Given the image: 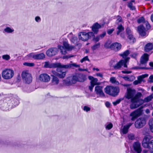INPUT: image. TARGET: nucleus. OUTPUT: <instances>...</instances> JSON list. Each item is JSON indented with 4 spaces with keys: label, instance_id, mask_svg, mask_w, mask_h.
Here are the masks:
<instances>
[{
    "label": "nucleus",
    "instance_id": "50",
    "mask_svg": "<svg viewBox=\"0 0 153 153\" xmlns=\"http://www.w3.org/2000/svg\"><path fill=\"white\" fill-rule=\"evenodd\" d=\"M90 108L87 106H85L83 108V110L87 112L90 111Z\"/></svg>",
    "mask_w": 153,
    "mask_h": 153
},
{
    "label": "nucleus",
    "instance_id": "46",
    "mask_svg": "<svg viewBox=\"0 0 153 153\" xmlns=\"http://www.w3.org/2000/svg\"><path fill=\"white\" fill-rule=\"evenodd\" d=\"M128 137L130 140H134L135 139L134 135V134H129L128 135Z\"/></svg>",
    "mask_w": 153,
    "mask_h": 153
},
{
    "label": "nucleus",
    "instance_id": "40",
    "mask_svg": "<svg viewBox=\"0 0 153 153\" xmlns=\"http://www.w3.org/2000/svg\"><path fill=\"white\" fill-rule=\"evenodd\" d=\"M23 65L29 67H33L34 66V64L33 63L24 62Z\"/></svg>",
    "mask_w": 153,
    "mask_h": 153
},
{
    "label": "nucleus",
    "instance_id": "11",
    "mask_svg": "<svg viewBox=\"0 0 153 153\" xmlns=\"http://www.w3.org/2000/svg\"><path fill=\"white\" fill-rule=\"evenodd\" d=\"M130 99H131V102L132 103L130 105V107L131 109H133L136 108L141 105V104H136L139 102V100L135 96H133Z\"/></svg>",
    "mask_w": 153,
    "mask_h": 153
},
{
    "label": "nucleus",
    "instance_id": "22",
    "mask_svg": "<svg viewBox=\"0 0 153 153\" xmlns=\"http://www.w3.org/2000/svg\"><path fill=\"white\" fill-rule=\"evenodd\" d=\"M72 66H73L75 68H78L79 67V65H77L75 63H73L72 64H69L66 65H62V68L67 69L71 68Z\"/></svg>",
    "mask_w": 153,
    "mask_h": 153
},
{
    "label": "nucleus",
    "instance_id": "26",
    "mask_svg": "<svg viewBox=\"0 0 153 153\" xmlns=\"http://www.w3.org/2000/svg\"><path fill=\"white\" fill-rule=\"evenodd\" d=\"M56 76L54 75H52V82L53 84H57L59 82V79Z\"/></svg>",
    "mask_w": 153,
    "mask_h": 153
},
{
    "label": "nucleus",
    "instance_id": "58",
    "mask_svg": "<svg viewBox=\"0 0 153 153\" xmlns=\"http://www.w3.org/2000/svg\"><path fill=\"white\" fill-rule=\"evenodd\" d=\"M123 79L126 81H130V78L128 76H124L123 77Z\"/></svg>",
    "mask_w": 153,
    "mask_h": 153
},
{
    "label": "nucleus",
    "instance_id": "41",
    "mask_svg": "<svg viewBox=\"0 0 153 153\" xmlns=\"http://www.w3.org/2000/svg\"><path fill=\"white\" fill-rule=\"evenodd\" d=\"M89 59H88V56H86L84 57H83V58H82V59H81L80 62L81 63H82L83 62H84L85 61H89Z\"/></svg>",
    "mask_w": 153,
    "mask_h": 153
},
{
    "label": "nucleus",
    "instance_id": "23",
    "mask_svg": "<svg viewBox=\"0 0 153 153\" xmlns=\"http://www.w3.org/2000/svg\"><path fill=\"white\" fill-rule=\"evenodd\" d=\"M45 57V55L43 53L36 54L33 56V58L35 59H42Z\"/></svg>",
    "mask_w": 153,
    "mask_h": 153
},
{
    "label": "nucleus",
    "instance_id": "60",
    "mask_svg": "<svg viewBox=\"0 0 153 153\" xmlns=\"http://www.w3.org/2000/svg\"><path fill=\"white\" fill-rule=\"evenodd\" d=\"M73 56H73V55H72V56H64L63 57V58H64V59L66 58V59H68L69 58L73 57Z\"/></svg>",
    "mask_w": 153,
    "mask_h": 153
},
{
    "label": "nucleus",
    "instance_id": "14",
    "mask_svg": "<svg viewBox=\"0 0 153 153\" xmlns=\"http://www.w3.org/2000/svg\"><path fill=\"white\" fill-rule=\"evenodd\" d=\"M40 80L44 82H48L50 79V76L47 74L45 73L41 74L39 77Z\"/></svg>",
    "mask_w": 153,
    "mask_h": 153
},
{
    "label": "nucleus",
    "instance_id": "53",
    "mask_svg": "<svg viewBox=\"0 0 153 153\" xmlns=\"http://www.w3.org/2000/svg\"><path fill=\"white\" fill-rule=\"evenodd\" d=\"M35 20L36 22H38L41 21V19L39 17L37 16L35 18Z\"/></svg>",
    "mask_w": 153,
    "mask_h": 153
},
{
    "label": "nucleus",
    "instance_id": "25",
    "mask_svg": "<svg viewBox=\"0 0 153 153\" xmlns=\"http://www.w3.org/2000/svg\"><path fill=\"white\" fill-rule=\"evenodd\" d=\"M134 0H132L128 2V6L130 10H135V8L134 5Z\"/></svg>",
    "mask_w": 153,
    "mask_h": 153
},
{
    "label": "nucleus",
    "instance_id": "10",
    "mask_svg": "<svg viewBox=\"0 0 153 153\" xmlns=\"http://www.w3.org/2000/svg\"><path fill=\"white\" fill-rule=\"evenodd\" d=\"M126 33L127 35V38L130 43H134L136 42V39L133 34V33L129 27L126 28Z\"/></svg>",
    "mask_w": 153,
    "mask_h": 153
},
{
    "label": "nucleus",
    "instance_id": "52",
    "mask_svg": "<svg viewBox=\"0 0 153 153\" xmlns=\"http://www.w3.org/2000/svg\"><path fill=\"white\" fill-rule=\"evenodd\" d=\"M122 21V19L121 17L120 16H118V18L116 20V22L117 23H118L120 22H121Z\"/></svg>",
    "mask_w": 153,
    "mask_h": 153
},
{
    "label": "nucleus",
    "instance_id": "62",
    "mask_svg": "<svg viewBox=\"0 0 153 153\" xmlns=\"http://www.w3.org/2000/svg\"><path fill=\"white\" fill-rule=\"evenodd\" d=\"M88 78L90 80H91V81H92L95 78H94L92 76H88Z\"/></svg>",
    "mask_w": 153,
    "mask_h": 153
},
{
    "label": "nucleus",
    "instance_id": "54",
    "mask_svg": "<svg viewBox=\"0 0 153 153\" xmlns=\"http://www.w3.org/2000/svg\"><path fill=\"white\" fill-rule=\"evenodd\" d=\"M148 74H143L141 76L142 79H143L146 77H147L148 76Z\"/></svg>",
    "mask_w": 153,
    "mask_h": 153
},
{
    "label": "nucleus",
    "instance_id": "20",
    "mask_svg": "<svg viewBox=\"0 0 153 153\" xmlns=\"http://www.w3.org/2000/svg\"><path fill=\"white\" fill-rule=\"evenodd\" d=\"M149 55L147 53H144L142 56V59L140 61V63L142 64H144L146 63L148 61Z\"/></svg>",
    "mask_w": 153,
    "mask_h": 153
},
{
    "label": "nucleus",
    "instance_id": "51",
    "mask_svg": "<svg viewBox=\"0 0 153 153\" xmlns=\"http://www.w3.org/2000/svg\"><path fill=\"white\" fill-rule=\"evenodd\" d=\"M90 84V85L88 86V88L91 91H92L93 90V88L95 85H93L91 84Z\"/></svg>",
    "mask_w": 153,
    "mask_h": 153
},
{
    "label": "nucleus",
    "instance_id": "30",
    "mask_svg": "<svg viewBox=\"0 0 153 153\" xmlns=\"http://www.w3.org/2000/svg\"><path fill=\"white\" fill-rule=\"evenodd\" d=\"M129 51L128 50H126L122 54H120V55L122 56L123 58L126 57L129 54Z\"/></svg>",
    "mask_w": 153,
    "mask_h": 153
},
{
    "label": "nucleus",
    "instance_id": "44",
    "mask_svg": "<svg viewBox=\"0 0 153 153\" xmlns=\"http://www.w3.org/2000/svg\"><path fill=\"white\" fill-rule=\"evenodd\" d=\"M113 124L111 123H110L107 125L106 128L108 130H110L113 127Z\"/></svg>",
    "mask_w": 153,
    "mask_h": 153
},
{
    "label": "nucleus",
    "instance_id": "55",
    "mask_svg": "<svg viewBox=\"0 0 153 153\" xmlns=\"http://www.w3.org/2000/svg\"><path fill=\"white\" fill-rule=\"evenodd\" d=\"M105 35L106 32L105 31L103 32L102 34H100L99 36L101 38H103L105 36Z\"/></svg>",
    "mask_w": 153,
    "mask_h": 153
},
{
    "label": "nucleus",
    "instance_id": "7",
    "mask_svg": "<svg viewBox=\"0 0 153 153\" xmlns=\"http://www.w3.org/2000/svg\"><path fill=\"white\" fill-rule=\"evenodd\" d=\"M14 74L13 70L10 69H5L2 71V77L6 79L12 78Z\"/></svg>",
    "mask_w": 153,
    "mask_h": 153
},
{
    "label": "nucleus",
    "instance_id": "59",
    "mask_svg": "<svg viewBox=\"0 0 153 153\" xmlns=\"http://www.w3.org/2000/svg\"><path fill=\"white\" fill-rule=\"evenodd\" d=\"M139 83H140V82L138 80H135L133 82L134 84L135 85H137Z\"/></svg>",
    "mask_w": 153,
    "mask_h": 153
},
{
    "label": "nucleus",
    "instance_id": "48",
    "mask_svg": "<svg viewBox=\"0 0 153 153\" xmlns=\"http://www.w3.org/2000/svg\"><path fill=\"white\" fill-rule=\"evenodd\" d=\"M2 58L4 59L8 60L10 59V56L8 55H4L2 56Z\"/></svg>",
    "mask_w": 153,
    "mask_h": 153
},
{
    "label": "nucleus",
    "instance_id": "16",
    "mask_svg": "<svg viewBox=\"0 0 153 153\" xmlns=\"http://www.w3.org/2000/svg\"><path fill=\"white\" fill-rule=\"evenodd\" d=\"M103 87L100 86H97L95 87L94 91L97 94H99L100 96L104 97L105 94L103 92Z\"/></svg>",
    "mask_w": 153,
    "mask_h": 153
},
{
    "label": "nucleus",
    "instance_id": "45",
    "mask_svg": "<svg viewBox=\"0 0 153 153\" xmlns=\"http://www.w3.org/2000/svg\"><path fill=\"white\" fill-rule=\"evenodd\" d=\"M114 30V29L113 28L112 29H109L107 30V33L109 35H110L113 33Z\"/></svg>",
    "mask_w": 153,
    "mask_h": 153
},
{
    "label": "nucleus",
    "instance_id": "33",
    "mask_svg": "<svg viewBox=\"0 0 153 153\" xmlns=\"http://www.w3.org/2000/svg\"><path fill=\"white\" fill-rule=\"evenodd\" d=\"M149 124L150 130L153 133V120H150Z\"/></svg>",
    "mask_w": 153,
    "mask_h": 153
},
{
    "label": "nucleus",
    "instance_id": "18",
    "mask_svg": "<svg viewBox=\"0 0 153 153\" xmlns=\"http://www.w3.org/2000/svg\"><path fill=\"white\" fill-rule=\"evenodd\" d=\"M101 27V26L98 22L94 23L91 27L92 30L94 32V34H97L99 31V29Z\"/></svg>",
    "mask_w": 153,
    "mask_h": 153
},
{
    "label": "nucleus",
    "instance_id": "31",
    "mask_svg": "<svg viewBox=\"0 0 153 153\" xmlns=\"http://www.w3.org/2000/svg\"><path fill=\"white\" fill-rule=\"evenodd\" d=\"M7 105V104L6 102H3L2 106L0 108L3 110H7L9 108Z\"/></svg>",
    "mask_w": 153,
    "mask_h": 153
},
{
    "label": "nucleus",
    "instance_id": "37",
    "mask_svg": "<svg viewBox=\"0 0 153 153\" xmlns=\"http://www.w3.org/2000/svg\"><path fill=\"white\" fill-rule=\"evenodd\" d=\"M152 98L153 97L152 95H151L149 96H147V97H146L144 99V101L146 102H148L150 101Z\"/></svg>",
    "mask_w": 153,
    "mask_h": 153
},
{
    "label": "nucleus",
    "instance_id": "57",
    "mask_svg": "<svg viewBox=\"0 0 153 153\" xmlns=\"http://www.w3.org/2000/svg\"><path fill=\"white\" fill-rule=\"evenodd\" d=\"M122 72L123 74H129L131 73V71H123Z\"/></svg>",
    "mask_w": 153,
    "mask_h": 153
},
{
    "label": "nucleus",
    "instance_id": "9",
    "mask_svg": "<svg viewBox=\"0 0 153 153\" xmlns=\"http://www.w3.org/2000/svg\"><path fill=\"white\" fill-rule=\"evenodd\" d=\"M146 118L144 117H140L137 119L134 123L135 128H142L146 123Z\"/></svg>",
    "mask_w": 153,
    "mask_h": 153
},
{
    "label": "nucleus",
    "instance_id": "8",
    "mask_svg": "<svg viewBox=\"0 0 153 153\" xmlns=\"http://www.w3.org/2000/svg\"><path fill=\"white\" fill-rule=\"evenodd\" d=\"M22 80L27 84H29L32 81V78L30 74L27 71H23L21 74Z\"/></svg>",
    "mask_w": 153,
    "mask_h": 153
},
{
    "label": "nucleus",
    "instance_id": "1",
    "mask_svg": "<svg viewBox=\"0 0 153 153\" xmlns=\"http://www.w3.org/2000/svg\"><path fill=\"white\" fill-rule=\"evenodd\" d=\"M137 22L138 24L143 23L137 27V30L139 35L144 38L147 36L149 33L147 32L151 28L150 24L147 21L145 20L143 16L139 18L137 20Z\"/></svg>",
    "mask_w": 153,
    "mask_h": 153
},
{
    "label": "nucleus",
    "instance_id": "47",
    "mask_svg": "<svg viewBox=\"0 0 153 153\" xmlns=\"http://www.w3.org/2000/svg\"><path fill=\"white\" fill-rule=\"evenodd\" d=\"M129 59V57H125L124 60L121 59V61L122 62V63L123 64L124 63H127V62L128 61Z\"/></svg>",
    "mask_w": 153,
    "mask_h": 153
},
{
    "label": "nucleus",
    "instance_id": "35",
    "mask_svg": "<svg viewBox=\"0 0 153 153\" xmlns=\"http://www.w3.org/2000/svg\"><path fill=\"white\" fill-rule=\"evenodd\" d=\"M97 79L96 78H95L92 81H91L90 84L94 85H98L99 84L97 82Z\"/></svg>",
    "mask_w": 153,
    "mask_h": 153
},
{
    "label": "nucleus",
    "instance_id": "29",
    "mask_svg": "<svg viewBox=\"0 0 153 153\" xmlns=\"http://www.w3.org/2000/svg\"><path fill=\"white\" fill-rule=\"evenodd\" d=\"M143 108V106H141L136 110L134 111L139 117L142 114L143 111L142 108Z\"/></svg>",
    "mask_w": 153,
    "mask_h": 153
},
{
    "label": "nucleus",
    "instance_id": "6",
    "mask_svg": "<svg viewBox=\"0 0 153 153\" xmlns=\"http://www.w3.org/2000/svg\"><path fill=\"white\" fill-rule=\"evenodd\" d=\"M92 36H94V33L92 32L88 33L81 32L79 34V38L82 41H86L91 38Z\"/></svg>",
    "mask_w": 153,
    "mask_h": 153
},
{
    "label": "nucleus",
    "instance_id": "56",
    "mask_svg": "<svg viewBox=\"0 0 153 153\" xmlns=\"http://www.w3.org/2000/svg\"><path fill=\"white\" fill-rule=\"evenodd\" d=\"M105 105L107 108H109L110 107L111 104L109 102L107 101L105 103Z\"/></svg>",
    "mask_w": 153,
    "mask_h": 153
},
{
    "label": "nucleus",
    "instance_id": "12",
    "mask_svg": "<svg viewBox=\"0 0 153 153\" xmlns=\"http://www.w3.org/2000/svg\"><path fill=\"white\" fill-rule=\"evenodd\" d=\"M63 46L58 45L59 48L62 54H64L65 53H66V50L65 51L64 53V52L62 50V49H64V47L65 49H67L68 50H71L73 48V47L72 46H70L68 42H66L64 41L63 42Z\"/></svg>",
    "mask_w": 153,
    "mask_h": 153
},
{
    "label": "nucleus",
    "instance_id": "43",
    "mask_svg": "<svg viewBox=\"0 0 153 153\" xmlns=\"http://www.w3.org/2000/svg\"><path fill=\"white\" fill-rule=\"evenodd\" d=\"M92 37H93V40L96 42H98L100 40L99 36H97L95 37L94 35V36H92Z\"/></svg>",
    "mask_w": 153,
    "mask_h": 153
},
{
    "label": "nucleus",
    "instance_id": "49",
    "mask_svg": "<svg viewBox=\"0 0 153 153\" xmlns=\"http://www.w3.org/2000/svg\"><path fill=\"white\" fill-rule=\"evenodd\" d=\"M110 81L111 83H114L116 82V80L114 77H111L110 78Z\"/></svg>",
    "mask_w": 153,
    "mask_h": 153
},
{
    "label": "nucleus",
    "instance_id": "3",
    "mask_svg": "<svg viewBox=\"0 0 153 153\" xmlns=\"http://www.w3.org/2000/svg\"><path fill=\"white\" fill-rule=\"evenodd\" d=\"M86 75L81 73H76L73 75L71 80L68 81L67 83L71 85L76 83L77 82H83L86 80Z\"/></svg>",
    "mask_w": 153,
    "mask_h": 153
},
{
    "label": "nucleus",
    "instance_id": "61",
    "mask_svg": "<svg viewBox=\"0 0 153 153\" xmlns=\"http://www.w3.org/2000/svg\"><path fill=\"white\" fill-rule=\"evenodd\" d=\"M97 76H100L101 78H102L103 77L102 74L100 73H97Z\"/></svg>",
    "mask_w": 153,
    "mask_h": 153
},
{
    "label": "nucleus",
    "instance_id": "64",
    "mask_svg": "<svg viewBox=\"0 0 153 153\" xmlns=\"http://www.w3.org/2000/svg\"><path fill=\"white\" fill-rule=\"evenodd\" d=\"M151 20L153 22V13L151 15L150 17Z\"/></svg>",
    "mask_w": 153,
    "mask_h": 153
},
{
    "label": "nucleus",
    "instance_id": "39",
    "mask_svg": "<svg viewBox=\"0 0 153 153\" xmlns=\"http://www.w3.org/2000/svg\"><path fill=\"white\" fill-rule=\"evenodd\" d=\"M133 69H146V70H148L150 69V68H147L145 67H135L133 68Z\"/></svg>",
    "mask_w": 153,
    "mask_h": 153
},
{
    "label": "nucleus",
    "instance_id": "21",
    "mask_svg": "<svg viewBox=\"0 0 153 153\" xmlns=\"http://www.w3.org/2000/svg\"><path fill=\"white\" fill-rule=\"evenodd\" d=\"M153 49V44L151 42L147 43L144 48V51L146 52H148Z\"/></svg>",
    "mask_w": 153,
    "mask_h": 153
},
{
    "label": "nucleus",
    "instance_id": "28",
    "mask_svg": "<svg viewBox=\"0 0 153 153\" xmlns=\"http://www.w3.org/2000/svg\"><path fill=\"white\" fill-rule=\"evenodd\" d=\"M117 29H118V30L116 34L117 35H119L121 32L124 30V27L122 24L119 25L117 27Z\"/></svg>",
    "mask_w": 153,
    "mask_h": 153
},
{
    "label": "nucleus",
    "instance_id": "38",
    "mask_svg": "<svg viewBox=\"0 0 153 153\" xmlns=\"http://www.w3.org/2000/svg\"><path fill=\"white\" fill-rule=\"evenodd\" d=\"M128 128L126 126H124L122 130V132L123 134H127L128 131Z\"/></svg>",
    "mask_w": 153,
    "mask_h": 153
},
{
    "label": "nucleus",
    "instance_id": "34",
    "mask_svg": "<svg viewBox=\"0 0 153 153\" xmlns=\"http://www.w3.org/2000/svg\"><path fill=\"white\" fill-rule=\"evenodd\" d=\"M123 100V98H120L119 99L113 102V104L114 106L116 105L117 104L120 103V102Z\"/></svg>",
    "mask_w": 153,
    "mask_h": 153
},
{
    "label": "nucleus",
    "instance_id": "17",
    "mask_svg": "<svg viewBox=\"0 0 153 153\" xmlns=\"http://www.w3.org/2000/svg\"><path fill=\"white\" fill-rule=\"evenodd\" d=\"M135 91L134 89H132L130 88H127L126 97L128 99H130L134 96Z\"/></svg>",
    "mask_w": 153,
    "mask_h": 153
},
{
    "label": "nucleus",
    "instance_id": "24",
    "mask_svg": "<svg viewBox=\"0 0 153 153\" xmlns=\"http://www.w3.org/2000/svg\"><path fill=\"white\" fill-rule=\"evenodd\" d=\"M123 65V64L120 60L116 64L113 66V67L114 70H117L121 68Z\"/></svg>",
    "mask_w": 153,
    "mask_h": 153
},
{
    "label": "nucleus",
    "instance_id": "63",
    "mask_svg": "<svg viewBox=\"0 0 153 153\" xmlns=\"http://www.w3.org/2000/svg\"><path fill=\"white\" fill-rule=\"evenodd\" d=\"M120 36L123 38V39H124L125 38V34L124 33H121L120 34Z\"/></svg>",
    "mask_w": 153,
    "mask_h": 153
},
{
    "label": "nucleus",
    "instance_id": "19",
    "mask_svg": "<svg viewBox=\"0 0 153 153\" xmlns=\"http://www.w3.org/2000/svg\"><path fill=\"white\" fill-rule=\"evenodd\" d=\"M122 45L121 44L117 42H115L112 44L110 48H113L114 50L116 51H119L121 48Z\"/></svg>",
    "mask_w": 153,
    "mask_h": 153
},
{
    "label": "nucleus",
    "instance_id": "2",
    "mask_svg": "<svg viewBox=\"0 0 153 153\" xmlns=\"http://www.w3.org/2000/svg\"><path fill=\"white\" fill-rule=\"evenodd\" d=\"M44 67L48 68H56V71H52V73L53 75L60 79L64 78L66 74V71L62 68V65L60 63H50L49 62H45Z\"/></svg>",
    "mask_w": 153,
    "mask_h": 153
},
{
    "label": "nucleus",
    "instance_id": "4",
    "mask_svg": "<svg viewBox=\"0 0 153 153\" xmlns=\"http://www.w3.org/2000/svg\"><path fill=\"white\" fill-rule=\"evenodd\" d=\"M105 92L108 94L115 97L117 96L120 92V88L118 86L114 87L107 85L105 88Z\"/></svg>",
    "mask_w": 153,
    "mask_h": 153
},
{
    "label": "nucleus",
    "instance_id": "15",
    "mask_svg": "<svg viewBox=\"0 0 153 153\" xmlns=\"http://www.w3.org/2000/svg\"><path fill=\"white\" fill-rule=\"evenodd\" d=\"M134 150L137 153H140L142 151L141 145L140 142L137 141L134 142L133 144Z\"/></svg>",
    "mask_w": 153,
    "mask_h": 153
},
{
    "label": "nucleus",
    "instance_id": "5",
    "mask_svg": "<svg viewBox=\"0 0 153 153\" xmlns=\"http://www.w3.org/2000/svg\"><path fill=\"white\" fill-rule=\"evenodd\" d=\"M143 147L148 149L151 153H153V140H150L149 138L145 137L142 143Z\"/></svg>",
    "mask_w": 153,
    "mask_h": 153
},
{
    "label": "nucleus",
    "instance_id": "36",
    "mask_svg": "<svg viewBox=\"0 0 153 153\" xmlns=\"http://www.w3.org/2000/svg\"><path fill=\"white\" fill-rule=\"evenodd\" d=\"M7 33H11L14 31L13 29H11L9 27H6L4 30Z\"/></svg>",
    "mask_w": 153,
    "mask_h": 153
},
{
    "label": "nucleus",
    "instance_id": "13",
    "mask_svg": "<svg viewBox=\"0 0 153 153\" xmlns=\"http://www.w3.org/2000/svg\"><path fill=\"white\" fill-rule=\"evenodd\" d=\"M57 51V49L56 48H51L47 51L46 54L48 56L51 57L56 54Z\"/></svg>",
    "mask_w": 153,
    "mask_h": 153
},
{
    "label": "nucleus",
    "instance_id": "32",
    "mask_svg": "<svg viewBox=\"0 0 153 153\" xmlns=\"http://www.w3.org/2000/svg\"><path fill=\"white\" fill-rule=\"evenodd\" d=\"M100 46V43L99 42L96 43L93 46H91V48L93 50H95L97 49L98 48H99Z\"/></svg>",
    "mask_w": 153,
    "mask_h": 153
},
{
    "label": "nucleus",
    "instance_id": "27",
    "mask_svg": "<svg viewBox=\"0 0 153 153\" xmlns=\"http://www.w3.org/2000/svg\"><path fill=\"white\" fill-rule=\"evenodd\" d=\"M130 116L131 117V120L132 121H134L139 117L135 111L131 112Z\"/></svg>",
    "mask_w": 153,
    "mask_h": 153
},
{
    "label": "nucleus",
    "instance_id": "42",
    "mask_svg": "<svg viewBox=\"0 0 153 153\" xmlns=\"http://www.w3.org/2000/svg\"><path fill=\"white\" fill-rule=\"evenodd\" d=\"M142 94L141 92H137L135 95V97L139 100V98L141 97Z\"/></svg>",
    "mask_w": 153,
    "mask_h": 153
}]
</instances>
